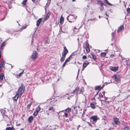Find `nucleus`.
Masks as SVG:
<instances>
[{
    "mask_svg": "<svg viewBox=\"0 0 130 130\" xmlns=\"http://www.w3.org/2000/svg\"><path fill=\"white\" fill-rule=\"evenodd\" d=\"M46 102L49 103V104L50 105L52 106L55 105L58 103L55 98L50 99L48 100Z\"/></svg>",
    "mask_w": 130,
    "mask_h": 130,
    "instance_id": "1",
    "label": "nucleus"
},
{
    "mask_svg": "<svg viewBox=\"0 0 130 130\" xmlns=\"http://www.w3.org/2000/svg\"><path fill=\"white\" fill-rule=\"evenodd\" d=\"M77 17L73 15H70L67 18V19L70 22H74L76 19Z\"/></svg>",
    "mask_w": 130,
    "mask_h": 130,
    "instance_id": "2",
    "label": "nucleus"
},
{
    "mask_svg": "<svg viewBox=\"0 0 130 130\" xmlns=\"http://www.w3.org/2000/svg\"><path fill=\"white\" fill-rule=\"evenodd\" d=\"M98 119L97 116H93L91 117L90 120L91 122L94 124L96 122Z\"/></svg>",
    "mask_w": 130,
    "mask_h": 130,
    "instance_id": "3",
    "label": "nucleus"
},
{
    "mask_svg": "<svg viewBox=\"0 0 130 130\" xmlns=\"http://www.w3.org/2000/svg\"><path fill=\"white\" fill-rule=\"evenodd\" d=\"M58 114H59V115L61 116H65L66 117H68V114L67 113L65 112L64 110L60 111L58 112Z\"/></svg>",
    "mask_w": 130,
    "mask_h": 130,
    "instance_id": "4",
    "label": "nucleus"
},
{
    "mask_svg": "<svg viewBox=\"0 0 130 130\" xmlns=\"http://www.w3.org/2000/svg\"><path fill=\"white\" fill-rule=\"evenodd\" d=\"M55 109L53 106H50L48 107V112L47 114L48 115H49L50 113H52L55 111Z\"/></svg>",
    "mask_w": 130,
    "mask_h": 130,
    "instance_id": "5",
    "label": "nucleus"
},
{
    "mask_svg": "<svg viewBox=\"0 0 130 130\" xmlns=\"http://www.w3.org/2000/svg\"><path fill=\"white\" fill-rule=\"evenodd\" d=\"M82 90H81L79 91V90H74L73 91V92H72L71 95H73V94H76L77 95L78 94L82 92Z\"/></svg>",
    "mask_w": 130,
    "mask_h": 130,
    "instance_id": "6",
    "label": "nucleus"
},
{
    "mask_svg": "<svg viewBox=\"0 0 130 130\" xmlns=\"http://www.w3.org/2000/svg\"><path fill=\"white\" fill-rule=\"evenodd\" d=\"M20 90H18L16 92V94L15 95L13 98V100L17 101L18 99L20 93Z\"/></svg>",
    "mask_w": 130,
    "mask_h": 130,
    "instance_id": "7",
    "label": "nucleus"
},
{
    "mask_svg": "<svg viewBox=\"0 0 130 130\" xmlns=\"http://www.w3.org/2000/svg\"><path fill=\"white\" fill-rule=\"evenodd\" d=\"M68 53V51L65 46L64 47V50L62 54L65 56H66L67 54Z\"/></svg>",
    "mask_w": 130,
    "mask_h": 130,
    "instance_id": "8",
    "label": "nucleus"
},
{
    "mask_svg": "<svg viewBox=\"0 0 130 130\" xmlns=\"http://www.w3.org/2000/svg\"><path fill=\"white\" fill-rule=\"evenodd\" d=\"M113 120L115 123L117 125H119L120 124V122L119 121V119L117 118H114Z\"/></svg>",
    "mask_w": 130,
    "mask_h": 130,
    "instance_id": "9",
    "label": "nucleus"
},
{
    "mask_svg": "<svg viewBox=\"0 0 130 130\" xmlns=\"http://www.w3.org/2000/svg\"><path fill=\"white\" fill-rule=\"evenodd\" d=\"M124 29V26L123 25H122L120 26L118 28L117 32L119 33L121 31Z\"/></svg>",
    "mask_w": 130,
    "mask_h": 130,
    "instance_id": "10",
    "label": "nucleus"
},
{
    "mask_svg": "<svg viewBox=\"0 0 130 130\" xmlns=\"http://www.w3.org/2000/svg\"><path fill=\"white\" fill-rule=\"evenodd\" d=\"M85 49L87 52H89L90 51V49L89 47V45L88 43H86V44Z\"/></svg>",
    "mask_w": 130,
    "mask_h": 130,
    "instance_id": "11",
    "label": "nucleus"
},
{
    "mask_svg": "<svg viewBox=\"0 0 130 130\" xmlns=\"http://www.w3.org/2000/svg\"><path fill=\"white\" fill-rule=\"evenodd\" d=\"M119 77L118 76L116 75H114L112 76L113 78L116 82H118L119 80Z\"/></svg>",
    "mask_w": 130,
    "mask_h": 130,
    "instance_id": "12",
    "label": "nucleus"
},
{
    "mask_svg": "<svg viewBox=\"0 0 130 130\" xmlns=\"http://www.w3.org/2000/svg\"><path fill=\"white\" fill-rule=\"evenodd\" d=\"M37 52H35L34 53H33L31 56V57L33 59H35L37 57Z\"/></svg>",
    "mask_w": 130,
    "mask_h": 130,
    "instance_id": "13",
    "label": "nucleus"
},
{
    "mask_svg": "<svg viewBox=\"0 0 130 130\" xmlns=\"http://www.w3.org/2000/svg\"><path fill=\"white\" fill-rule=\"evenodd\" d=\"M3 118L6 122H7L10 121V119L7 116L5 115H3Z\"/></svg>",
    "mask_w": 130,
    "mask_h": 130,
    "instance_id": "14",
    "label": "nucleus"
},
{
    "mask_svg": "<svg viewBox=\"0 0 130 130\" xmlns=\"http://www.w3.org/2000/svg\"><path fill=\"white\" fill-rule=\"evenodd\" d=\"M118 67H110V69L111 70L114 71H117L118 69Z\"/></svg>",
    "mask_w": 130,
    "mask_h": 130,
    "instance_id": "15",
    "label": "nucleus"
},
{
    "mask_svg": "<svg viewBox=\"0 0 130 130\" xmlns=\"http://www.w3.org/2000/svg\"><path fill=\"white\" fill-rule=\"evenodd\" d=\"M104 86V84H103L102 86H96L95 87V89H102L103 88Z\"/></svg>",
    "mask_w": 130,
    "mask_h": 130,
    "instance_id": "16",
    "label": "nucleus"
},
{
    "mask_svg": "<svg viewBox=\"0 0 130 130\" xmlns=\"http://www.w3.org/2000/svg\"><path fill=\"white\" fill-rule=\"evenodd\" d=\"M89 64V62L87 61L84 62L83 65V69H84Z\"/></svg>",
    "mask_w": 130,
    "mask_h": 130,
    "instance_id": "17",
    "label": "nucleus"
},
{
    "mask_svg": "<svg viewBox=\"0 0 130 130\" xmlns=\"http://www.w3.org/2000/svg\"><path fill=\"white\" fill-rule=\"evenodd\" d=\"M42 21V19L41 18L39 19L37 21L36 23V25L37 26V27H38V26L39 25Z\"/></svg>",
    "mask_w": 130,
    "mask_h": 130,
    "instance_id": "18",
    "label": "nucleus"
},
{
    "mask_svg": "<svg viewBox=\"0 0 130 130\" xmlns=\"http://www.w3.org/2000/svg\"><path fill=\"white\" fill-rule=\"evenodd\" d=\"M14 129L13 126L12 125L11 127H7L6 128V130H13Z\"/></svg>",
    "mask_w": 130,
    "mask_h": 130,
    "instance_id": "19",
    "label": "nucleus"
},
{
    "mask_svg": "<svg viewBox=\"0 0 130 130\" xmlns=\"http://www.w3.org/2000/svg\"><path fill=\"white\" fill-rule=\"evenodd\" d=\"M34 117L32 116H30L28 118V121L29 122H31L33 119Z\"/></svg>",
    "mask_w": 130,
    "mask_h": 130,
    "instance_id": "20",
    "label": "nucleus"
},
{
    "mask_svg": "<svg viewBox=\"0 0 130 130\" xmlns=\"http://www.w3.org/2000/svg\"><path fill=\"white\" fill-rule=\"evenodd\" d=\"M105 92L104 91L102 92V93L100 92L99 94V96L101 97H105Z\"/></svg>",
    "mask_w": 130,
    "mask_h": 130,
    "instance_id": "21",
    "label": "nucleus"
},
{
    "mask_svg": "<svg viewBox=\"0 0 130 130\" xmlns=\"http://www.w3.org/2000/svg\"><path fill=\"white\" fill-rule=\"evenodd\" d=\"M63 96L60 97L59 96H57L55 98H54L55 100H56V101L58 103V101L61 100V98Z\"/></svg>",
    "mask_w": 130,
    "mask_h": 130,
    "instance_id": "22",
    "label": "nucleus"
},
{
    "mask_svg": "<svg viewBox=\"0 0 130 130\" xmlns=\"http://www.w3.org/2000/svg\"><path fill=\"white\" fill-rule=\"evenodd\" d=\"M65 112L67 113L70 112L71 111V109L69 108H68L65 109Z\"/></svg>",
    "mask_w": 130,
    "mask_h": 130,
    "instance_id": "23",
    "label": "nucleus"
},
{
    "mask_svg": "<svg viewBox=\"0 0 130 130\" xmlns=\"http://www.w3.org/2000/svg\"><path fill=\"white\" fill-rule=\"evenodd\" d=\"M66 56L64 55H63L62 54V57L60 59L61 61L62 62L64 60V58L66 57Z\"/></svg>",
    "mask_w": 130,
    "mask_h": 130,
    "instance_id": "24",
    "label": "nucleus"
},
{
    "mask_svg": "<svg viewBox=\"0 0 130 130\" xmlns=\"http://www.w3.org/2000/svg\"><path fill=\"white\" fill-rule=\"evenodd\" d=\"M25 87L23 84H21L18 89H24Z\"/></svg>",
    "mask_w": 130,
    "mask_h": 130,
    "instance_id": "25",
    "label": "nucleus"
},
{
    "mask_svg": "<svg viewBox=\"0 0 130 130\" xmlns=\"http://www.w3.org/2000/svg\"><path fill=\"white\" fill-rule=\"evenodd\" d=\"M6 43H5V42H3V43H2V44H1V50H3V47L5 46V45L6 44Z\"/></svg>",
    "mask_w": 130,
    "mask_h": 130,
    "instance_id": "26",
    "label": "nucleus"
},
{
    "mask_svg": "<svg viewBox=\"0 0 130 130\" xmlns=\"http://www.w3.org/2000/svg\"><path fill=\"white\" fill-rule=\"evenodd\" d=\"M64 21V18L63 17H61L60 18V22L61 24H62Z\"/></svg>",
    "mask_w": 130,
    "mask_h": 130,
    "instance_id": "27",
    "label": "nucleus"
},
{
    "mask_svg": "<svg viewBox=\"0 0 130 130\" xmlns=\"http://www.w3.org/2000/svg\"><path fill=\"white\" fill-rule=\"evenodd\" d=\"M41 108L39 106L38 107L36 108V109L35 110L36 111H37L39 112V111H40V110Z\"/></svg>",
    "mask_w": 130,
    "mask_h": 130,
    "instance_id": "28",
    "label": "nucleus"
},
{
    "mask_svg": "<svg viewBox=\"0 0 130 130\" xmlns=\"http://www.w3.org/2000/svg\"><path fill=\"white\" fill-rule=\"evenodd\" d=\"M50 12H48L47 13V14L46 15V17L45 19V20H46L48 19V18H49V17L50 16Z\"/></svg>",
    "mask_w": 130,
    "mask_h": 130,
    "instance_id": "29",
    "label": "nucleus"
},
{
    "mask_svg": "<svg viewBox=\"0 0 130 130\" xmlns=\"http://www.w3.org/2000/svg\"><path fill=\"white\" fill-rule=\"evenodd\" d=\"M4 75L3 73H1L0 74V79L1 80H3Z\"/></svg>",
    "mask_w": 130,
    "mask_h": 130,
    "instance_id": "30",
    "label": "nucleus"
},
{
    "mask_svg": "<svg viewBox=\"0 0 130 130\" xmlns=\"http://www.w3.org/2000/svg\"><path fill=\"white\" fill-rule=\"evenodd\" d=\"M91 56L94 59V60H95L96 59V56L93 54H92Z\"/></svg>",
    "mask_w": 130,
    "mask_h": 130,
    "instance_id": "31",
    "label": "nucleus"
},
{
    "mask_svg": "<svg viewBox=\"0 0 130 130\" xmlns=\"http://www.w3.org/2000/svg\"><path fill=\"white\" fill-rule=\"evenodd\" d=\"M4 61H3L2 62H1L0 64V67H4Z\"/></svg>",
    "mask_w": 130,
    "mask_h": 130,
    "instance_id": "32",
    "label": "nucleus"
},
{
    "mask_svg": "<svg viewBox=\"0 0 130 130\" xmlns=\"http://www.w3.org/2000/svg\"><path fill=\"white\" fill-rule=\"evenodd\" d=\"M106 55V54L105 53L103 52L101 53V56L102 57H105Z\"/></svg>",
    "mask_w": 130,
    "mask_h": 130,
    "instance_id": "33",
    "label": "nucleus"
},
{
    "mask_svg": "<svg viewBox=\"0 0 130 130\" xmlns=\"http://www.w3.org/2000/svg\"><path fill=\"white\" fill-rule=\"evenodd\" d=\"M90 106L91 108L93 109H94L95 108V106L92 103H90Z\"/></svg>",
    "mask_w": 130,
    "mask_h": 130,
    "instance_id": "34",
    "label": "nucleus"
},
{
    "mask_svg": "<svg viewBox=\"0 0 130 130\" xmlns=\"http://www.w3.org/2000/svg\"><path fill=\"white\" fill-rule=\"evenodd\" d=\"M38 113V112L36 111L35 110L34 111L33 115L34 116H36L37 115Z\"/></svg>",
    "mask_w": 130,
    "mask_h": 130,
    "instance_id": "35",
    "label": "nucleus"
},
{
    "mask_svg": "<svg viewBox=\"0 0 130 130\" xmlns=\"http://www.w3.org/2000/svg\"><path fill=\"white\" fill-rule=\"evenodd\" d=\"M27 1V0H24L22 3V4L23 5H25Z\"/></svg>",
    "mask_w": 130,
    "mask_h": 130,
    "instance_id": "36",
    "label": "nucleus"
},
{
    "mask_svg": "<svg viewBox=\"0 0 130 130\" xmlns=\"http://www.w3.org/2000/svg\"><path fill=\"white\" fill-rule=\"evenodd\" d=\"M31 103H30V104H29L27 105V109H30V107L31 105Z\"/></svg>",
    "mask_w": 130,
    "mask_h": 130,
    "instance_id": "37",
    "label": "nucleus"
},
{
    "mask_svg": "<svg viewBox=\"0 0 130 130\" xmlns=\"http://www.w3.org/2000/svg\"><path fill=\"white\" fill-rule=\"evenodd\" d=\"M98 3L99 4H100L102 6H103V3L102 2L100 1H98Z\"/></svg>",
    "mask_w": 130,
    "mask_h": 130,
    "instance_id": "38",
    "label": "nucleus"
},
{
    "mask_svg": "<svg viewBox=\"0 0 130 130\" xmlns=\"http://www.w3.org/2000/svg\"><path fill=\"white\" fill-rule=\"evenodd\" d=\"M20 95H21L24 92V90H20Z\"/></svg>",
    "mask_w": 130,
    "mask_h": 130,
    "instance_id": "39",
    "label": "nucleus"
},
{
    "mask_svg": "<svg viewBox=\"0 0 130 130\" xmlns=\"http://www.w3.org/2000/svg\"><path fill=\"white\" fill-rule=\"evenodd\" d=\"M63 28L65 29L66 30L67 29H68V26L67 25H64Z\"/></svg>",
    "mask_w": 130,
    "mask_h": 130,
    "instance_id": "40",
    "label": "nucleus"
},
{
    "mask_svg": "<svg viewBox=\"0 0 130 130\" xmlns=\"http://www.w3.org/2000/svg\"><path fill=\"white\" fill-rule=\"evenodd\" d=\"M129 128L128 127L126 126L124 128L123 130H129Z\"/></svg>",
    "mask_w": 130,
    "mask_h": 130,
    "instance_id": "41",
    "label": "nucleus"
},
{
    "mask_svg": "<svg viewBox=\"0 0 130 130\" xmlns=\"http://www.w3.org/2000/svg\"><path fill=\"white\" fill-rule=\"evenodd\" d=\"M67 63V62L65 61L62 65V67H64Z\"/></svg>",
    "mask_w": 130,
    "mask_h": 130,
    "instance_id": "42",
    "label": "nucleus"
},
{
    "mask_svg": "<svg viewBox=\"0 0 130 130\" xmlns=\"http://www.w3.org/2000/svg\"><path fill=\"white\" fill-rule=\"evenodd\" d=\"M127 11L128 13L130 12V9L128 8L127 9Z\"/></svg>",
    "mask_w": 130,
    "mask_h": 130,
    "instance_id": "43",
    "label": "nucleus"
},
{
    "mask_svg": "<svg viewBox=\"0 0 130 130\" xmlns=\"http://www.w3.org/2000/svg\"><path fill=\"white\" fill-rule=\"evenodd\" d=\"M70 60V59H69V58H68L66 59L65 61L66 62H67Z\"/></svg>",
    "mask_w": 130,
    "mask_h": 130,
    "instance_id": "44",
    "label": "nucleus"
},
{
    "mask_svg": "<svg viewBox=\"0 0 130 130\" xmlns=\"http://www.w3.org/2000/svg\"><path fill=\"white\" fill-rule=\"evenodd\" d=\"M87 58V56L85 55H84L83 57V58L84 59H85Z\"/></svg>",
    "mask_w": 130,
    "mask_h": 130,
    "instance_id": "45",
    "label": "nucleus"
},
{
    "mask_svg": "<svg viewBox=\"0 0 130 130\" xmlns=\"http://www.w3.org/2000/svg\"><path fill=\"white\" fill-rule=\"evenodd\" d=\"M88 124L89 125V126H92V124L88 122Z\"/></svg>",
    "mask_w": 130,
    "mask_h": 130,
    "instance_id": "46",
    "label": "nucleus"
},
{
    "mask_svg": "<svg viewBox=\"0 0 130 130\" xmlns=\"http://www.w3.org/2000/svg\"><path fill=\"white\" fill-rule=\"evenodd\" d=\"M1 112L2 113H4L5 112V110L3 109L1 111Z\"/></svg>",
    "mask_w": 130,
    "mask_h": 130,
    "instance_id": "47",
    "label": "nucleus"
},
{
    "mask_svg": "<svg viewBox=\"0 0 130 130\" xmlns=\"http://www.w3.org/2000/svg\"><path fill=\"white\" fill-rule=\"evenodd\" d=\"M104 9V8L103 6L101 9H100V10L101 11H102Z\"/></svg>",
    "mask_w": 130,
    "mask_h": 130,
    "instance_id": "48",
    "label": "nucleus"
},
{
    "mask_svg": "<svg viewBox=\"0 0 130 130\" xmlns=\"http://www.w3.org/2000/svg\"><path fill=\"white\" fill-rule=\"evenodd\" d=\"M114 56V55L112 54H111L110 55V57H111V58H112Z\"/></svg>",
    "mask_w": 130,
    "mask_h": 130,
    "instance_id": "49",
    "label": "nucleus"
},
{
    "mask_svg": "<svg viewBox=\"0 0 130 130\" xmlns=\"http://www.w3.org/2000/svg\"><path fill=\"white\" fill-rule=\"evenodd\" d=\"M72 55H71L68 58L70 59L72 57Z\"/></svg>",
    "mask_w": 130,
    "mask_h": 130,
    "instance_id": "50",
    "label": "nucleus"
},
{
    "mask_svg": "<svg viewBox=\"0 0 130 130\" xmlns=\"http://www.w3.org/2000/svg\"><path fill=\"white\" fill-rule=\"evenodd\" d=\"M23 72H24V71H23L22 72H21V73H20L19 74V76H20L21 74H23Z\"/></svg>",
    "mask_w": 130,
    "mask_h": 130,
    "instance_id": "51",
    "label": "nucleus"
},
{
    "mask_svg": "<svg viewBox=\"0 0 130 130\" xmlns=\"http://www.w3.org/2000/svg\"><path fill=\"white\" fill-rule=\"evenodd\" d=\"M70 118H69V119H65L64 120L65 121L68 122L69 121V120L70 119Z\"/></svg>",
    "mask_w": 130,
    "mask_h": 130,
    "instance_id": "52",
    "label": "nucleus"
},
{
    "mask_svg": "<svg viewBox=\"0 0 130 130\" xmlns=\"http://www.w3.org/2000/svg\"><path fill=\"white\" fill-rule=\"evenodd\" d=\"M114 35V32H112V36L113 38V37H114L113 35Z\"/></svg>",
    "mask_w": 130,
    "mask_h": 130,
    "instance_id": "53",
    "label": "nucleus"
},
{
    "mask_svg": "<svg viewBox=\"0 0 130 130\" xmlns=\"http://www.w3.org/2000/svg\"><path fill=\"white\" fill-rule=\"evenodd\" d=\"M26 27H27V26H23L22 27V28H23V29H25Z\"/></svg>",
    "mask_w": 130,
    "mask_h": 130,
    "instance_id": "54",
    "label": "nucleus"
},
{
    "mask_svg": "<svg viewBox=\"0 0 130 130\" xmlns=\"http://www.w3.org/2000/svg\"><path fill=\"white\" fill-rule=\"evenodd\" d=\"M116 98V97L115 96H113V97H112V100H114V99H115V98Z\"/></svg>",
    "mask_w": 130,
    "mask_h": 130,
    "instance_id": "55",
    "label": "nucleus"
},
{
    "mask_svg": "<svg viewBox=\"0 0 130 130\" xmlns=\"http://www.w3.org/2000/svg\"><path fill=\"white\" fill-rule=\"evenodd\" d=\"M1 51H0V59H1Z\"/></svg>",
    "mask_w": 130,
    "mask_h": 130,
    "instance_id": "56",
    "label": "nucleus"
},
{
    "mask_svg": "<svg viewBox=\"0 0 130 130\" xmlns=\"http://www.w3.org/2000/svg\"><path fill=\"white\" fill-rule=\"evenodd\" d=\"M85 111H86V110L84 111V112H83V115L84 113H85Z\"/></svg>",
    "mask_w": 130,
    "mask_h": 130,
    "instance_id": "57",
    "label": "nucleus"
},
{
    "mask_svg": "<svg viewBox=\"0 0 130 130\" xmlns=\"http://www.w3.org/2000/svg\"><path fill=\"white\" fill-rule=\"evenodd\" d=\"M104 5V6H106V5H105V4H104L103 3V5Z\"/></svg>",
    "mask_w": 130,
    "mask_h": 130,
    "instance_id": "58",
    "label": "nucleus"
},
{
    "mask_svg": "<svg viewBox=\"0 0 130 130\" xmlns=\"http://www.w3.org/2000/svg\"><path fill=\"white\" fill-rule=\"evenodd\" d=\"M105 14L106 16H107L108 17V15L106 14V13Z\"/></svg>",
    "mask_w": 130,
    "mask_h": 130,
    "instance_id": "59",
    "label": "nucleus"
},
{
    "mask_svg": "<svg viewBox=\"0 0 130 130\" xmlns=\"http://www.w3.org/2000/svg\"><path fill=\"white\" fill-rule=\"evenodd\" d=\"M31 0L33 2H34L35 1V0Z\"/></svg>",
    "mask_w": 130,
    "mask_h": 130,
    "instance_id": "60",
    "label": "nucleus"
},
{
    "mask_svg": "<svg viewBox=\"0 0 130 130\" xmlns=\"http://www.w3.org/2000/svg\"><path fill=\"white\" fill-rule=\"evenodd\" d=\"M95 130H99V129L98 128H97L95 129Z\"/></svg>",
    "mask_w": 130,
    "mask_h": 130,
    "instance_id": "61",
    "label": "nucleus"
},
{
    "mask_svg": "<svg viewBox=\"0 0 130 130\" xmlns=\"http://www.w3.org/2000/svg\"><path fill=\"white\" fill-rule=\"evenodd\" d=\"M9 125H10L9 124H7V126H8Z\"/></svg>",
    "mask_w": 130,
    "mask_h": 130,
    "instance_id": "62",
    "label": "nucleus"
},
{
    "mask_svg": "<svg viewBox=\"0 0 130 130\" xmlns=\"http://www.w3.org/2000/svg\"><path fill=\"white\" fill-rule=\"evenodd\" d=\"M99 18H100V17H101L100 16V15L99 16Z\"/></svg>",
    "mask_w": 130,
    "mask_h": 130,
    "instance_id": "63",
    "label": "nucleus"
},
{
    "mask_svg": "<svg viewBox=\"0 0 130 130\" xmlns=\"http://www.w3.org/2000/svg\"><path fill=\"white\" fill-rule=\"evenodd\" d=\"M75 1V0H72V1L73 2H74V1Z\"/></svg>",
    "mask_w": 130,
    "mask_h": 130,
    "instance_id": "64",
    "label": "nucleus"
}]
</instances>
